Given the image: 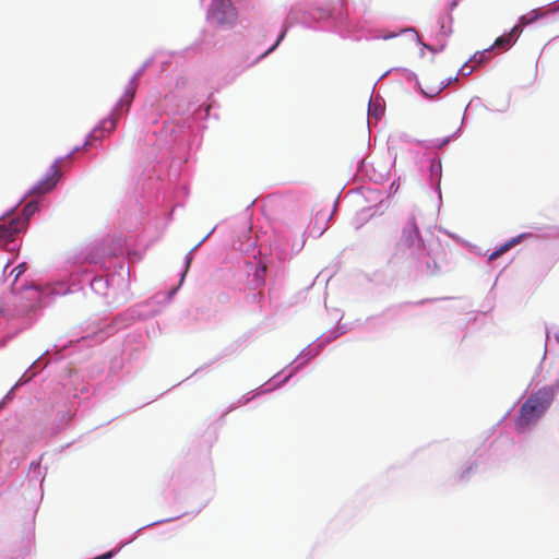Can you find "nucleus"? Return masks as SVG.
I'll return each mask as SVG.
<instances>
[{
	"mask_svg": "<svg viewBox=\"0 0 559 559\" xmlns=\"http://www.w3.org/2000/svg\"><path fill=\"white\" fill-rule=\"evenodd\" d=\"M460 0H452L449 4L450 11L454 10L459 5Z\"/></svg>",
	"mask_w": 559,
	"mask_h": 559,
	"instance_id": "obj_14",
	"label": "nucleus"
},
{
	"mask_svg": "<svg viewBox=\"0 0 559 559\" xmlns=\"http://www.w3.org/2000/svg\"><path fill=\"white\" fill-rule=\"evenodd\" d=\"M394 36H395V34H394V33H390V34H385V35H383L382 37H383L384 39H390V38H393Z\"/></svg>",
	"mask_w": 559,
	"mask_h": 559,
	"instance_id": "obj_16",
	"label": "nucleus"
},
{
	"mask_svg": "<svg viewBox=\"0 0 559 559\" xmlns=\"http://www.w3.org/2000/svg\"><path fill=\"white\" fill-rule=\"evenodd\" d=\"M285 33H286V29H283V32L281 33L280 37L277 38L276 43L264 53V55H267L270 53L271 51H273L277 45L281 43V40L284 38L285 36Z\"/></svg>",
	"mask_w": 559,
	"mask_h": 559,
	"instance_id": "obj_12",
	"label": "nucleus"
},
{
	"mask_svg": "<svg viewBox=\"0 0 559 559\" xmlns=\"http://www.w3.org/2000/svg\"><path fill=\"white\" fill-rule=\"evenodd\" d=\"M433 35L442 41L453 33V17L451 13L440 14L432 26Z\"/></svg>",
	"mask_w": 559,
	"mask_h": 559,
	"instance_id": "obj_6",
	"label": "nucleus"
},
{
	"mask_svg": "<svg viewBox=\"0 0 559 559\" xmlns=\"http://www.w3.org/2000/svg\"><path fill=\"white\" fill-rule=\"evenodd\" d=\"M23 266H24V264H21V265L16 266V267L13 270V272H14V271H16V275H15V277H19V276H20V274H22V272H23Z\"/></svg>",
	"mask_w": 559,
	"mask_h": 559,
	"instance_id": "obj_15",
	"label": "nucleus"
},
{
	"mask_svg": "<svg viewBox=\"0 0 559 559\" xmlns=\"http://www.w3.org/2000/svg\"><path fill=\"white\" fill-rule=\"evenodd\" d=\"M554 400V391L551 388H543L531 394L521 405L519 416L515 423L518 430L534 425L547 411Z\"/></svg>",
	"mask_w": 559,
	"mask_h": 559,
	"instance_id": "obj_1",
	"label": "nucleus"
},
{
	"mask_svg": "<svg viewBox=\"0 0 559 559\" xmlns=\"http://www.w3.org/2000/svg\"><path fill=\"white\" fill-rule=\"evenodd\" d=\"M61 178L60 168L57 163L50 166L47 171L45 178L39 180L33 188L32 193L35 194H45L51 191L58 183Z\"/></svg>",
	"mask_w": 559,
	"mask_h": 559,
	"instance_id": "obj_5",
	"label": "nucleus"
},
{
	"mask_svg": "<svg viewBox=\"0 0 559 559\" xmlns=\"http://www.w3.org/2000/svg\"><path fill=\"white\" fill-rule=\"evenodd\" d=\"M548 11H543L542 9H535L520 17V24L522 26L530 25L536 22L538 19L545 16Z\"/></svg>",
	"mask_w": 559,
	"mask_h": 559,
	"instance_id": "obj_9",
	"label": "nucleus"
},
{
	"mask_svg": "<svg viewBox=\"0 0 559 559\" xmlns=\"http://www.w3.org/2000/svg\"><path fill=\"white\" fill-rule=\"evenodd\" d=\"M16 224L14 219H11L9 225H7L5 222H0V239L13 237V235L19 231Z\"/></svg>",
	"mask_w": 559,
	"mask_h": 559,
	"instance_id": "obj_10",
	"label": "nucleus"
},
{
	"mask_svg": "<svg viewBox=\"0 0 559 559\" xmlns=\"http://www.w3.org/2000/svg\"><path fill=\"white\" fill-rule=\"evenodd\" d=\"M526 237V234H522L515 238H512L511 240H509L508 242H506L504 245H502L500 248H498L497 250H495L490 255H489V260L490 261H493L496 259H498L499 257H501L503 253H506L508 250H510L512 247H514L515 245H518L522 238Z\"/></svg>",
	"mask_w": 559,
	"mask_h": 559,
	"instance_id": "obj_8",
	"label": "nucleus"
},
{
	"mask_svg": "<svg viewBox=\"0 0 559 559\" xmlns=\"http://www.w3.org/2000/svg\"><path fill=\"white\" fill-rule=\"evenodd\" d=\"M397 246L401 250H415L424 247V239L414 216L404 225Z\"/></svg>",
	"mask_w": 559,
	"mask_h": 559,
	"instance_id": "obj_3",
	"label": "nucleus"
},
{
	"mask_svg": "<svg viewBox=\"0 0 559 559\" xmlns=\"http://www.w3.org/2000/svg\"><path fill=\"white\" fill-rule=\"evenodd\" d=\"M445 86H447V84H444V82H443V81H441V82H440V84H439L436 88H433V93H435V94H438V93H439V92H441Z\"/></svg>",
	"mask_w": 559,
	"mask_h": 559,
	"instance_id": "obj_13",
	"label": "nucleus"
},
{
	"mask_svg": "<svg viewBox=\"0 0 559 559\" xmlns=\"http://www.w3.org/2000/svg\"><path fill=\"white\" fill-rule=\"evenodd\" d=\"M38 209V205L36 202H28L24 209L23 214L26 218H28L31 215H33Z\"/></svg>",
	"mask_w": 559,
	"mask_h": 559,
	"instance_id": "obj_11",
	"label": "nucleus"
},
{
	"mask_svg": "<svg viewBox=\"0 0 559 559\" xmlns=\"http://www.w3.org/2000/svg\"><path fill=\"white\" fill-rule=\"evenodd\" d=\"M135 93V88L132 84L127 88L124 95L119 100L117 107L115 108L112 116L109 120H104L100 128L94 129L90 135V139L98 140L105 136V133L109 134L111 133L117 124V120L119 119V111L124 110L128 111L131 103L133 100Z\"/></svg>",
	"mask_w": 559,
	"mask_h": 559,
	"instance_id": "obj_2",
	"label": "nucleus"
},
{
	"mask_svg": "<svg viewBox=\"0 0 559 559\" xmlns=\"http://www.w3.org/2000/svg\"><path fill=\"white\" fill-rule=\"evenodd\" d=\"M211 17L218 24H227L236 19V12L228 0H215L212 4Z\"/></svg>",
	"mask_w": 559,
	"mask_h": 559,
	"instance_id": "obj_4",
	"label": "nucleus"
},
{
	"mask_svg": "<svg viewBox=\"0 0 559 559\" xmlns=\"http://www.w3.org/2000/svg\"><path fill=\"white\" fill-rule=\"evenodd\" d=\"M520 33H521L520 26L515 25L508 34L499 36L495 40L492 47L498 48V49L509 48Z\"/></svg>",
	"mask_w": 559,
	"mask_h": 559,
	"instance_id": "obj_7",
	"label": "nucleus"
}]
</instances>
